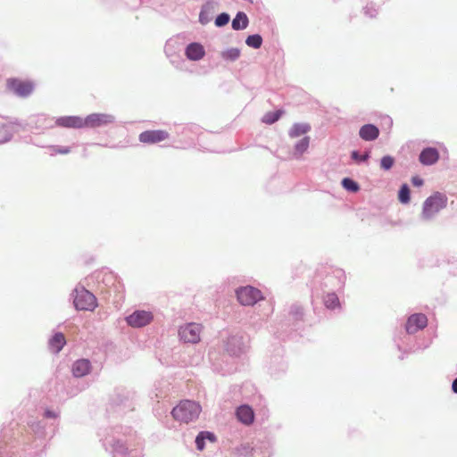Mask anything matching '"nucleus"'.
Returning a JSON list of instances; mask_svg holds the SVG:
<instances>
[{"mask_svg": "<svg viewBox=\"0 0 457 457\" xmlns=\"http://www.w3.org/2000/svg\"><path fill=\"white\" fill-rule=\"evenodd\" d=\"M153 319V313L144 310H137L125 318L127 324L132 328L145 327L151 323Z\"/></svg>", "mask_w": 457, "mask_h": 457, "instance_id": "13", "label": "nucleus"}, {"mask_svg": "<svg viewBox=\"0 0 457 457\" xmlns=\"http://www.w3.org/2000/svg\"><path fill=\"white\" fill-rule=\"evenodd\" d=\"M240 49L237 47L228 48L221 52V58L224 61L235 62L240 57Z\"/></svg>", "mask_w": 457, "mask_h": 457, "instance_id": "34", "label": "nucleus"}, {"mask_svg": "<svg viewBox=\"0 0 457 457\" xmlns=\"http://www.w3.org/2000/svg\"><path fill=\"white\" fill-rule=\"evenodd\" d=\"M7 87L12 92L21 97H28L34 89L32 82L23 81L18 79H8Z\"/></svg>", "mask_w": 457, "mask_h": 457, "instance_id": "14", "label": "nucleus"}, {"mask_svg": "<svg viewBox=\"0 0 457 457\" xmlns=\"http://www.w3.org/2000/svg\"><path fill=\"white\" fill-rule=\"evenodd\" d=\"M411 183L414 187H421L424 184V180L420 176H413L411 178Z\"/></svg>", "mask_w": 457, "mask_h": 457, "instance_id": "45", "label": "nucleus"}, {"mask_svg": "<svg viewBox=\"0 0 457 457\" xmlns=\"http://www.w3.org/2000/svg\"><path fill=\"white\" fill-rule=\"evenodd\" d=\"M115 116L110 113H91L84 118L85 128L98 129L114 123Z\"/></svg>", "mask_w": 457, "mask_h": 457, "instance_id": "12", "label": "nucleus"}, {"mask_svg": "<svg viewBox=\"0 0 457 457\" xmlns=\"http://www.w3.org/2000/svg\"><path fill=\"white\" fill-rule=\"evenodd\" d=\"M238 457H270V451L268 447L263 452L260 447H251L248 444H241L234 450Z\"/></svg>", "mask_w": 457, "mask_h": 457, "instance_id": "15", "label": "nucleus"}, {"mask_svg": "<svg viewBox=\"0 0 457 457\" xmlns=\"http://www.w3.org/2000/svg\"><path fill=\"white\" fill-rule=\"evenodd\" d=\"M169 137V133L165 130H145L139 134L138 139L144 144H156Z\"/></svg>", "mask_w": 457, "mask_h": 457, "instance_id": "17", "label": "nucleus"}, {"mask_svg": "<svg viewBox=\"0 0 457 457\" xmlns=\"http://www.w3.org/2000/svg\"><path fill=\"white\" fill-rule=\"evenodd\" d=\"M92 369L91 362L88 359H79L73 362L71 372L74 378H83L87 375Z\"/></svg>", "mask_w": 457, "mask_h": 457, "instance_id": "19", "label": "nucleus"}, {"mask_svg": "<svg viewBox=\"0 0 457 457\" xmlns=\"http://www.w3.org/2000/svg\"><path fill=\"white\" fill-rule=\"evenodd\" d=\"M452 391L454 394H457V377L453 379V381L452 383Z\"/></svg>", "mask_w": 457, "mask_h": 457, "instance_id": "46", "label": "nucleus"}, {"mask_svg": "<svg viewBox=\"0 0 457 457\" xmlns=\"http://www.w3.org/2000/svg\"><path fill=\"white\" fill-rule=\"evenodd\" d=\"M81 390H82V388H79V389L78 388L75 391L69 392V394L71 395V396H73V395H76Z\"/></svg>", "mask_w": 457, "mask_h": 457, "instance_id": "47", "label": "nucleus"}, {"mask_svg": "<svg viewBox=\"0 0 457 457\" xmlns=\"http://www.w3.org/2000/svg\"><path fill=\"white\" fill-rule=\"evenodd\" d=\"M311 130V126L308 123H295L288 131L290 137H297L306 134Z\"/></svg>", "mask_w": 457, "mask_h": 457, "instance_id": "29", "label": "nucleus"}, {"mask_svg": "<svg viewBox=\"0 0 457 457\" xmlns=\"http://www.w3.org/2000/svg\"><path fill=\"white\" fill-rule=\"evenodd\" d=\"M217 6L218 2L214 0H208L204 4H203L199 13V22L202 25H206L212 21V14Z\"/></svg>", "mask_w": 457, "mask_h": 457, "instance_id": "20", "label": "nucleus"}, {"mask_svg": "<svg viewBox=\"0 0 457 457\" xmlns=\"http://www.w3.org/2000/svg\"><path fill=\"white\" fill-rule=\"evenodd\" d=\"M113 403L120 408V411H126L133 410L131 398L129 394L123 397H121L120 394H117L116 397L113 399Z\"/></svg>", "mask_w": 457, "mask_h": 457, "instance_id": "30", "label": "nucleus"}, {"mask_svg": "<svg viewBox=\"0 0 457 457\" xmlns=\"http://www.w3.org/2000/svg\"><path fill=\"white\" fill-rule=\"evenodd\" d=\"M262 37L260 34L249 35L245 39V44L254 49H259L262 45Z\"/></svg>", "mask_w": 457, "mask_h": 457, "instance_id": "37", "label": "nucleus"}, {"mask_svg": "<svg viewBox=\"0 0 457 457\" xmlns=\"http://www.w3.org/2000/svg\"><path fill=\"white\" fill-rule=\"evenodd\" d=\"M341 185L346 191L351 193H356L360 190L359 184L352 178H344Z\"/></svg>", "mask_w": 457, "mask_h": 457, "instance_id": "36", "label": "nucleus"}, {"mask_svg": "<svg viewBox=\"0 0 457 457\" xmlns=\"http://www.w3.org/2000/svg\"><path fill=\"white\" fill-rule=\"evenodd\" d=\"M59 410L46 408L42 419L29 418L27 426L11 423L0 432V457H40L46 437L53 436L58 427Z\"/></svg>", "mask_w": 457, "mask_h": 457, "instance_id": "1", "label": "nucleus"}, {"mask_svg": "<svg viewBox=\"0 0 457 457\" xmlns=\"http://www.w3.org/2000/svg\"><path fill=\"white\" fill-rule=\"evenodd\" d=\"M345 273L339 268H324L319 270L312 281V291L316 296L321 293L336 292L344 287Z\"/></svg>", "mask_w": 457, "mask_h": 457, "instance_id": "3", "label": "nucleus"}, {"mask_svg": "<svg viewBox=\"0 0 457 457\" xmlns=\"http://www.w3.org/2000/svg\"><path fill=\"white\" fill-rule=\"evenodd\" d=\"M283 113L284 111L281 109L276 110L274 112H268L262 118V121L265 124L271 125L277 122L281 118Z\"/></svg>", "mask_w": 457, "mask_h": 457, "instance_id": "33", "label": "nucleus"}, {"mask_svg": "<svg viewBox=\"0 0 457 457\" xmlns=\"http://www.w3.org/2000/svg\"><path fill=\"white\" fill-rule=\"evenodd\" d=\"M395 164V158L391 155H385L380 159V168L383 170H389Z\"/></svg>", "mask_w": 457, "mask_h": 457, "instance_id": "41", "label": "nucleus"}, {"mask_svg": "<svg viewBox=\"0 0 457 457\" xmlns=\"http://www.w3.org/2000/svg\"><path fill=\"white\" fill-rule=\"evenodd\" d=\"M230 21V16L228 12H221L218 14L215 18L214 24L218 28L224 27Z\"/></svg>", "mask_w": 457, "mask_h": 457, "instance_id": "40", "label": "nucleus"}, {"mask_svg": "<svg viewBox=\"0 0 457 457\" xmlns=\"http://www.w3.org/2000/svg\"><path fill=\"white\" fill-rule=\"evenodd\" d=\"M99 436L103 447L112 457H143L141 448L129 450L121 427L103 429L99 432Z\"/></svg>", "mask_w": 457, "mask_h": 457, "instance_id": "2", "label": "nucleus"}, {"mask_svg": "<svg viewBox=\"0 0 457 457\" xmlns=\"http://www.w3.org/2000/svg\"><path fill=\"white\" fill-rule=\"evenodd\" d=\"M370 158V151H365L363 154H361L357 150H353L351 152V159L357 163H362L367 162Z\"/></svg>", "mask_w": 457, "mask_h": 457, "instance_id": "39", "label": "nucleus"}, {"mask_svg": "<svg viewBox=\"0 0 457 457\" xmlns=\"http://www.w3.org/2000/svg\"><path fill=\"white\" fill-rule=\"evenodd\" d=\"M248 338L243 335H233L228 337L225 349L231 356H240L248 347Z\"/></svg>", "mask_w": 457, "mask_h": 457, "instance_id": "10", "label": "nucleus"}, {"mask_svg": "<svg viewBox=\"0 0 457 457\" xmlns=\"http://www.w3.org/2000/svg\"><path fill=\"white\" fill-rule=\"evenodd\" d=\"M48 148L52 151L51 155H54L57 154H67L71 153V147L70 146H61V145H50Z\"/></svg>", "mask_w": 457, "mask_h": 457, "instance_id": "42", "label": "nucleus"}, {"mask_svg": "<svg viewBox=\"0 0 457 457\" xmlns=\"http://www.w3.org/2000/svg\"><path fill=\"white\" fill-rule=\"evenodd\" d=\"M320 295L323 298V303L326 308L329 310H335L340 306L339 299L336 292L321 293L320 296Z\"/></svg>", "mask_w": 457, "mask_h": 457, "instance_id": "28", "label": "nucleus"}, {"mask_svg": "<svg viewBox=\"0 0 457 457\" xmlns=\"http://www.w3.org/2000/svg\"><path fill=\"white\" fill-rule=\"evenodd\" d=\"M448 198L441 192H435L422 204L420 219L424 221L432 220L447 205Z\"/></svg>", "mask_w": 457, "mask_h": 457, "instance_id": "4", "label": "nucleus"}, {"mask_svg": "<svg viewBox=\"0 0 457 457\" xmlns=\"http://www.w3.org/2000/svg\"><path fill=\"white\" fill-rule=\"evenodd\" d=\"M287 369V364L284 361L279 359L278 357H274V360L271 361L270 363V372L272 375H276L278 372H284Z\"/></svg>", "mask_w": 457, "mask_h": 457, "instance_id": "35", "label": "nucleus"}, {"mask_svg": "<svg viewBox=\"0 0 457 457\" xmlns=\"http://www.w3.org/2000/svg\"><path fill=\"white\" fill-rule=\"evenodd\" d=\"M397 347L400 351L402 350V346L400 345V344H397Z\"/></svg>", "mask_w": 457, "mask_h": 457, "instance_id": "48", "label": "nucleus"}, {"mask_svg": "<svg viewBox=\"0 0 457 457\" xmlns=\"http://www.w3.org/2000/svg\"><path fill=\"white\" fill-rule=\"evenodd\" d=\"M71 296L73 298V305L78 311H94L97 306L94 294L79 284L73 289Z\"/></svg>", "mask_w": 457, "mask_h": 457, "instance_id": "6", "label": "nucleus"}, {"mask_svg": "<svg viewBox=\"0 0 457 457\" xmlns=\"http://www.w3.org/2000/svg\"><path fill=\"white\" fill-rule=\"evenodd\" d=\"M236 295L242 305L252 306L263 298L262 293L252 286L241 287L236 290Z\"/></svg>", "mask_w": 457, "mask_h": 457, "instance_id": "8", "label": "nucleus"}, {"mask_svg": "<svg viewBox=\"0 0 457 457\" xmlns=\"http://www.w3.org/2000/svg\"><path fill=\"white\" fill-rule=\"evenodd\" d=\"M428 325V318L423 313H414L411 315L405 324V331L408 335H412Z\"/></svg>", "mask_w": 457, "mask_h": 457, "instance_id": "16", "label": "nucleus"}, {"mask_svg": "<svg viewBox=\"0 0 457 457\" xmlns=\"http://www.w3.org/2000/svg\"><path fill=\"white\" fill-rule=\"evenodd\" d=\"M310 145V137L305 136L298 142L295 143L294 147V156L299 158L303 153H305Z\"/></svg>", "mask_w": 457, "mask_h": 457, "instance_id": "31", "label": "nucleus"}, {"mask_svg": "<svg viewBox=\"0 0 457 457\" xmlns=\"http://www.w3.org/2000/svg\"><path fill=\"white\" fill-rule=\"evenodd\" d=\"M398 199L402 204H408L411 200V190L407 184H403L398 191Z\"/></svg>", "mask_w": 457, "mask_h": 457, "instance_id": "38", "label": "nucleus"}, {"mask_svg": "<svg viewBox=\"0 0 457 457\" xmlns=\"http://www.w3.org/2000/svg\"><path fill=\"white\" fill-rule=\"evenodd\" d=\"M185 55L190 61H199L205 55V50L200 43L192 42L185 47Z\"/></svg>", "mask_w": 457, "mask_h": 457, "instance_id": "21", "label": "nucleus"}, {"mask_svg": "<svg viewBox=\"0 0 457 457\" xmlns=\"http://www.w3.org/2000/svg\"><path fill=\"white\" fill-rule=\"evenodd\" d=\"M439 159V152L436 147L428 146L421 150L419 155V161L421 164L430 166L435 164Z\"/></svg>", "mask_w": 457, "mask_h": 457, "instance_id": "18", "label": "nucleus"}, {"mask_svg": "<svg viewBox=\"0 0 457 457\" xmlns=\"http://www.w3.org/2000/svg\"><path fill=\"white\" fill-rule=\"evenodd\" d=\"M201 412V406L195 401H181L171 411L174 420L188 423L196 420Z\"/></svg>", "mask_w": 457, "mask_h": 457, "instance_id": "5", "label": "nucleus"}, {"mask_svg": "<svg viewBox=\"0 0 457 457\" xmlns=\"http://www.w3.org/2000/svg\"><path fill=\"white\" fill-rule=\"evenodd\" d=\"M364 14L370 18H375L378 14V9L373 4H369L363 8Z\"/></svg>", "mask_w": 457, "mask_h": 457, "instance_id": "44", "label": "nucleus"}, {"mask_svg": "<svg viewBox=\"0 0 457 457\" xmlns=\"http://www.w3.org/2000/svg\"><path fill=\"white\" fill-rule=\"evenodd\" d=\"M184 43L179 37H171L167 40L164 52L166 56H173L175 54H180L183 50Z\"/></svg>", "mask_w": 457, "mask_h": 457, "instance_id": "23", "label": "nucleus"}, {"mask_svg": "<svg viewBox=\"0 0 457 457\" xmlns=\"http://www.w3.org/2000/svg\"><path fill=\"white\" fill-rule=\"evenodd\" d=\"M217 437L213 432L211 431H201L195 437V443L198 451H203L205 448V442L211 443L216 442Z\"/></svg>", "mask_w": 457, "mask_h": 457, "instance_id": "26", "label": "nucleus"}, {"mask_svg": "<svg viewBox=\"0 0 457 457\" xmlns=\"http://www.w3.org/2000/svg\"><path fill=\"white\" fill-rule=\"evenodd\" d=\"M170 59V63L176 68V69H182L184 65V60L181 56V54H175L173 56H167Z\"/></svg>", "mask_w": 457, "mask_h": 457, "instance_id": "43", "label": "nucleus"}, {"mask_svg": "<svg viewBox=\"0 0 457 457\" xmlns=\"http://www.w3.org/2000/svg\"><path fill=\"white\" fill-rule=\"evenodd\" d=\"M288 314L295 322L302 321L304 316L303 308L299 303H293L290 306Z\"/></svg>", "mask_w": 457, "mask_h": 457, "instance_id": "32", "label": "nucleus"}, {"mask_svg": "<svg viewBox=\"0 0 457 457\" xmlns=\"http://www.w3.org/2000/svg\"><path fill=\"white\" fill-rule=\"evenodd\" d=\"M236 416L245 425H251L254 420L253 410L247 404L238 406L236 410Z\"/></svg>", "mask_w": 457, "mask_h": 457, "instance_id": "22", "label": "nucleus"}, {"mask_svg": "<svg viewBox=\"0 0 457 457\" xmlns=\"http://www.w3.org/2000/svg\"><path fill=\"white\" fill-rule=\"evenodd\" d=\"M202 331V326L199 323L191 322L187 323L184 326H180L179 328V340L185 344H196L200 341V334Z\"/></svg>", "mask_w": 457, "mask_h": 457, "instance_id": "9", "label": "nucleus"}, {"mask_svg": "<svg viewBox=\"0 0 457 457\" xmlns=\"http://www.w3.org/2000/svg\"><path fill=\"white\" fill-rule=\"evenodd\" d=\"M8 123L0 127V144H4L12 140L13 135L19 132V129L25 130L26 124L16 118H7Z\"/></svg>", "mask_w": 457, "mask_h": 457, "instance_id": "11", "label": "nucleus"}, {"mask_svg": "<svg viewBox=\"0 0 457 457\" xmlns=\"http://www.w3.org/2000/svg\"><path fill=\"white\" fill-rule=\"evenodd\" d=\"M66 344L64 335L62 332H56L48 341V347L52 353H58Z\"/></svg>", "mask_w": 457, "mask_h": 457, "instance_id": "25", "label": "nucleus"}, {"mask_svg": "<svg viewBox=\"0 0 457 457\" xmlns=\"http://www.w3.org/2000/svg\"><path fill=\"white\" fill-rule=\"evenodd\" d=\"M359 136L364 141H374L379 136V129L371 123L365 124L360 128Z\"/></svg>", "mask_w": 457, "mask_h": 457, "instance_id": "24", "label": "nucleus"}, {"mask_svg": "<svg viewBox=\"0 0 457 457\" xmlns=\"http://www.w3.org/2000/svg\"><path fill=\"white\" fill-rule=\"evenodd\" d=\"M249 25V19L245 12H237L231 22L234 30H243Z\"/></svg>", "mask_w": 457, "mask_h": 457, "instance_id": "27", "label": "nucleus"}, {"mask_svg": "<svg viewBox=\"0 0 457 457\" xmlns=\"http://www.w3.org/2000/svg\"><path fill=\"white\" fill-rule=\"evenodd\" d=\"M47 119L41 115L37 118V121H46ZM54 126L67 128V129H84V118L80 116H62L57 118L54 122L53 120H48V123L46 125V128H53Z\"/></svg>", "mask_w": 457, "mask_h": 457, "instance_id": "7", "label": "nucleus"}]
</instances>
